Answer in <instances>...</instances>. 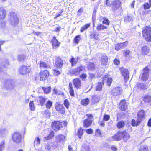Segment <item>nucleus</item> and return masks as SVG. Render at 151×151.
<instances>
[{"mask_svg": "<svg viewBox=\"0 0 151 151\" xmlns=\"http://www.w3.org/2000/svg\"><path fill=\"white\" fill-rule=\"evenodd\" d=\"M129 138V134L126 132H118L110 138V139L111 141H119L122 139L124 141L126 142Z\"/></svg>", "mask_w": 151, "mask_h": 151, "instance_id": "nucleus-1", "label": "nucleus"}, {"mask_svg": "<svg viewBox=\"0 0 151 151\" xmlns=\"http://www.w3.org/2000/svg\"><path fill=\"white\" fill-rule=\"evenodd\" d=\"M143 37L147 41L151 42V27H146L142 31Z\"/></svg>", "mask_w": 151, "mask_h": 151, "instance_id": "nucleus-2", "label": "nucleus"}, {"mask_svg": "<svg viewBox=\"0 0 151 151\" xmlns=\"http://www.w3.org/2000/svg\"><path fill=\"white\" fill-rule=\"evenodd\" d=\"M9 22L13 26L17 25L19 22L18 18L16 13L14 12H11L9 19Z\"/></svg>", "mask_w": 151, "mask_h": 151, "instance_id": "nucleus-3", "label": "nucleus"}, {"mask_svg": "<svg viewBox=\"0 0 151 151\" xmlns=\"http://www.w3.org/2000/svg\"><path fill=\"white\" fill-rule=\"evenodd\" d=\"M66 124L64 121L60 122L59 121H55L51 124L52 128L55 131L59 130L62 127V125H65Z\"/></svg>", "mask_w": 151, "mask_h": 151, "instance_id": "nucleus-4", "label": "nucleus"}, {"mask_svg": "<svg viewBox=\"0 0 151 151\" xmlns=\"http://www.w3.org/2000/svg\"><path fill=\"white\" fill-rule=\"evenodd\" d=\"M83 67L82 66L78 67L75 69H71L69 71V73L71 76L75 75L77 76L79 75L82 71Z\"/></svg>", "mask_w": 151, "mask_h": 151, "instance_id": "nucleus-5", "label": "nucleus"}, {"mask_svg": "<svg viewBox=\"0 0 151 151\" xmlns=\"http://www.w3.org/2000/svg\"><path fill=\"white\" fill-rule=\"evenodd\" d=\"M12 139L14 142L19 143L21 140L22 136L19 133L15 132L12 135Z\"/></svg>", "mask_w": 151, "mask_h": 151, "instance_id": "nucleus-6", "label": "nucleus"}, {"mask_svg": "<svg viewBox=\"0 0 151 151\" xmlns=\"http://www.w3.org/2000/svg\"><path fill=\"white\" fill-rule=\"evenodd\" d=\"M120 70L121 71V74L124 77L125 81H127L129 78V73L128 70L123 67L120 68Z\"/></svg>", "mask_w": 151, "mask_h": 151, "instance_id": "nucleus-7", "label": "nucleus"}, {"mask_svg": "<svg viewBox=\"0 0 151 151\" xmlns=\"http://www.w3.org/2000/svg\"><path fill=\"white\" fill-rule=\"evenodd\" d=\"M121 3L119 0H115L112 2L111 7L112 10L115 11L120 7Z\"/></svg>", "mask_w": 151, "mask_h": 151, "instance_id": "nucleus-8", "label": "nucleus"}, {"mask_svg": "<svg viewBox=\"0 0 151 151\" xmlns=\"http://www.w3.org/2000/svg\"><path fill=\"white\" fill-rule=\"evenodd\" d=\"M29 70V68L27 66L22 65L19 69V73L22 75H24L28 73Z\"/></svg>", "mask_w": 151, "mask_h": 151, "instance_id": "nucleus-9", "label": "nucleus"}, {"mask_svg": "<svg viewBox=\"0 0 151 151\" xmlns=\"http://www.w3.org/2000/svg\"><path fill=\"white\" fill-rule=\"evenodd\" d=\"M49 76V73L47 70L41 71L40 72L39 76H40L41 80H46L47 78Z\"/></svg>", "mask_w": 151, "mask_h": 151, "instance_id": "nucleus-10", "label": "nucleus"}, {"mask_svg": "<svg viewBox=\"0 0 151 151\" xmlns=\"http://www.w3.org/2000/svg\"><path fill=\"white\" fill-rule=\"evenodd\" d=\"M143 73L141 79L143 81H146L149 78V69L147 67H145L143 70Z\"/></svg>", "mask_w": 151, "mask_h": 151, "instance_id": "nucleus-11", "label": "nucleus"}, {"mask_svg": "<svg viewBox=\"0 0 151 151\" xmlns=\"http://www.w3.org/2000/svg\"><path fill=\"white\" fill-rule=\"evenodd\" d=\"M127 41L123 43H119L115 45V49L117 51H119L121 49H123L126 47L128 44Z\"/></svg>", "mask_w": 151, "mask_h": 151, "instance_id": "nucleus-12", "label": "nucleus"}, {"mask_svg": "<svg viewBox=\"0 0 151 151\" xmlns=\"http://www.w3.org/2000/svg\"><path fill=\"white\" fill-rule=\"evenodd\" d=\"M148 88V86L144 84L138 83L136 86L134 87V89L139 91V90H146Z\"/></svg>", "mask_w": 151, "mask_h": 151, "instance_id": "nucleus-13", "label": "nucleus"}, {"mask_svg": "<svg viewBox=\"0 0 151 151\" xmlns=\"http://www.w3.org/2000/svg\"><path fill=\"white\" fill-rule=\"evenodd\" d=\"M55 107L56 110L59 113L62 114L65 113V108L62 104L57 103L56 104Z\"/></svg>", "mask_w": 151, "mask_h": 151, "instance_id": "nucleus-14", "label": "nucleus"}, {"mask_svg": "<svg viewBox=\"0 0 151 151\" xmlns=\"http://www.w3.org/2000/svg\"><path fill=\"white\" fill-rule=\"evenodd\" d=\"M73 83L75 88L78 89L80 88L81 85V82L78 78H76L73 80Z\"/></svg>", "mask_w": 151, "mask_h": 151, "instance_id": "nucleus-15", "label": "nucleus"}, {"mask_svg": "<svg viewBox=\"0 0 151 151\" xmlns=\"http://www.w3.org/2000/svg\"><path fill=\"white\" fill-rule=\"evenodd\" d=\"M8 133V130L5 128L0 129V137L4 138L6 137Z\"/></svg>", "mask_w": 151, "mask_h": 151, "instance_id": "nucleus-16", "label": "nucleus"}, {"mask_svg": "<svg viewBox=\"0 0 151 151\" xmlns=\"http://www.w3.org/2000/svg\"><path fill=\"white\" fill-rule=\"evenodd\" d=\"M53 49H57L60 45V42L56 39L55 37H53L51 40Z\"/></svg>", "mask_w": 151, "mask_h": 151, "instance_id": "nucleus-17", "label": "nucleus"}, {"mask_svg": "<svg viewBox=\"0 0 151 151\" xmlns=\"http://www.w3.org/2000/svg\"><path fill=\"white\" fill-rule=\"evenodd\" d=\"M121 88L119 87L115 88L111 91V93L114 95L117 96L120 95L121 93Z\"/></svg>", "mask_w": 151, "mask_h": 151, "instance_id": "nucleus-18", "label": "nucleus"}, {"mask_svg": "<svg viewBox=\"0 0 151 151\" xmlns=\"http://www.w3.org/2000/svg\"><path fill=\"white\" fill-rule=\"evenodd\" d=\"M102 81L103 83L106 81L107 85L110 86L112 83V79L111 78H108L107 75H105L103 77Z\"/></svg>", "mask_w": 151, "mask_h": 151, "instance_id": "nucleus-19", "label": "nucleus"}, {"mask_svg": "<svg viewBox=\"0 0 151 151\" xmlns=\"http://www.w3.org/2000/svg\"><path fill=\"white\" fill-rule=\"evenodd\" d=\"M5 84L8 86L10 88H13L15 86V83L14 81L12 79H9L6 81Z\"/></svg>", "mask_w": 151, "mask_h": 151, "instance_id": "nucleus-20", "label": "nucleus"}, {"mask_svg": "<svg viewBox=\"0 0 151 151\" xmlns=\"http://www.w3.org/2000/svg\"><path fill=\"white\" fill-rule=\"evenodd\" d=\"M55 64L58 68L61 67L63 65V60L61 58H57L55 60Z\"/></svg>", "mask_w": 151, "mask_h": 151, "instance_id": "nucleus-21", "label": "nucleus"}, {"mask_svg": "<svg viewBox=\"0 0 151 151\" xmlns=\"http://www.w3.org/2000/svg\"><path fill=\"white\" fill-rule=\"evenodd\" d=\"M92 122V120L90 118H87L83 122V126L85 127H87L90 126Z\"/></svg>", "mask_w": 151, "mask_h": 151, "instance_id": "nucleus-22", "label": "nucleus"}, {"mask_svg": "<svg viewBox=\"0 0 151 151\" xmlns=\"http://www.w3.org/2000/svg\"><path fill=\"white\" fill-rule=\"evenodd\" d=\"M119 107L121 110L123 111L127 108L126 102L125 100L121 101L119 104Z\"/></svg>", "mask_w": 151, "mask_h": 151, "instance_id": "nucleus-23", "label": "nucleus"}, {"mask_svg": "<svg viewBox=\"0 0 151 151\" xmlns=\"http://www.w3.org/2000/svg\"><path fill=\"white\" fill-rule=\"evenodd\" d=\"M6 12L3 7L0 8V19H4L6 15Z\"/></svg>", "mask_w": 151, "mask_h": 151, "instance_id": "nucleus-24", "label": "nucleus"}, {"mask_svg": "<svg viewBox=\"0 0 151 151\" xmlns=\"http://www.w3.org/2000/svg\"><path fill=\"white\" fill-rule=\"evenodd\" d=\"M65 136L64 135L59 134L56 137V141L57 142H63L65 139Z\"/></svg>", "mask_w": 151, "mask_h": 151, "instance_id": "nucleus-25", "label": "nucleus"}, {"mask_svg": "<svg viewBox=\"0 0 151 151\" xmlns=\"http://www.w3.org/2000/svg\"><path fill=\"white\" fill-rule=\"evenodd\" d=\"M40 66L41 68H46L50 69V66L47 65L45 62L43 61H41L40 63Z\"/></svg>", "mask_w": 151, "mask_h": 151, "instance_id": "nucleus-26", "label": "nucleus"}, {"mask_svg": "<svg viewBox=\"0 0 151 151\" xmlns=\"http://www.w3.org/2000/svg\"><path fill=\"white\" fill-rule=\"evenodd\" d=\"M150 51L149 48L147 46H144L142 49V52L144 55H147L149 53Z\"/></svg>", "mask_w": 151, "mask_h": 151, "instance_id": "nucleus-27", "label": "nucleus"}, {"mask_svg": "<svg viewBox=\"0 0 151 151\" xmlns=\"http://www.w3.org/2000/svg\"><path fill=\"white\" fill-rule=\"evenodd\" d=\"M138 120H141L145 116L144 112L143 110L140 111L137 113Z\"/></svg>", "mask_w": 151, "mask_h": 151, "instance_id": "nucleus-28", "label": "nucleus"}, {"mask_svg": "<svg viewBox=\"0 0 151 151\" xmlns=\"http://www.w3.org/2000/svg\"><path fill=\"white\" fill-rule=\"evenodd\" d=\"M108 58L107 56H102L101 59V62L102 64L104 65L107 64L108 62Z\"/></svg>", "mask_w": 151, "mask_h": 151, "instance_id": "nucleus-29", "label": "nucleus"}, {"mask_svg": "<svg viewBox=\"0 0 151 151\" xmlns=\"http://www.w3.org/2000/svg\"><path fill=\"white\" fill-rule=\"evenodd\" d=\"M47 100V98L43 96H40L38 98V101L41 106L44 104Z\"/></svg>", "mask_w": 151, "mask_h": 151, "instance_id": "nucleus-30", "label": "nucleus"}, {"mask_svg": "<svg viewBox=\"0 0 151 151\" xmlns=\"http://www.w3.org/2000/svg\"><path fill=\"white\" fill-rule=\"evenodd\" d=\"M78 60V58H74L73 57H72L71 59L70 60V62L72 66H73L77 63Z\"/></svg>", "mask_w": 151, "mask_h": 151, "instance_id": "nucleus-31", "label": "nucleus"}, {"mask_svg": "<svg viewBox=\"0 0 151 151\" xmlns=\"http://www.w3.org/2000/svg\"><path fill=\"white\" fill-rule=\"evenodd\" d=\"M69 92L70 94L72 96H74V90L73 89V85L72 83L71 82H70L69 83Z\"/></svg>", "mask_w": 151, "mask_h": 151, "instance_id": "nucleus-32", "label": "nucleus"}, {"mask_svg": "<svg viewBox=\"0 0 151 151\" xmlns=\"http://www.w3.org/2000/svg\"><path fill=\"white\" fill-rule=\"evenodd\" d=\"M81 151H90L89 145L87 144L83 145Z\"/></svg>", "mask_w": 151, "mask_h": 151, "instance_id": "nucleus-33", "label": "nucleus"}, {"mask_svg": "<svg viewBox=\"0 0 151 151\" xmlns=\"http://www.w3.org/2000/svg\"><path fill=\"white\" fill-rule=\"evenodd\" d=\"M89 99L88 98H86L85 99L82 100L81 101V103L82 105L84 106H87L89 103Z\"/></svg>", "mask_w": 151, "mask_h": 151, "instance_id": "nucleus-34", "label": "nucleus"}, {"mask_svg": "<svg viewBox=\"0 0 151 151\" xmlns=\"http://www.w3.org/2000/svg\"><path fill=\"white\" fill-rule=\"evenodd\" d=\"M54 136V133L53 132H50V134L46 137H45L44 139L46 140H48L51 139Z\"/></svg>", "mask_w": 151, "mask_h": 151, "instance_id": "nucleus-35", "label": "nucleus"}, {"mask_svg": "<svg viewBox=\"0 0 151 151\" xmlns=\"http://www.w3.org/2000/svg\"><path fill=\"white\" fill-rule=\"evenodd\" d=\"M143 99L144 102L146 103L150 102L151 101V97L148 95L145 96Z\"/></svg>", "mask_w": 151, "mask_h": 151, "instance_id": "nucleus-36", "label": "nucleus"}, {"mask_svg": "<svg viewBox=\"0 0 151 151\" xmlns=\"http://www.w3.org/2000/svg\"><path fill=\"white\" fill-rule=\"evenodd\" d=\"M94 67V65L93 63H88L87 68L89 70H93L95 68Z\"/></svg>", "mask_w": 151, "mask_h": 151, "instance_id": "nucleus-37", "label": "nucleus"}, {"mask_svg": "<svg viewBox=\"0 0 151 151\" xmlns=\"http://www.w3.org/2000/svg\"><path fill=\"white\" fill-rule=\"evenodd\" d=\"M141 122V121L138 120V121H136L134 119H133L132 121V124L133 126H135L138 125Z\"/></svg>", "mask_w": 151, "mask_h": 151, "instance_id": "nucleus-38", "label": "nucleus"}, {"mask_svg": "<svg viewBox=\"0 0 151 151\" xmlns=\"http://www.w3.org/2000/svg\"><path fill=\"white\" fill-rule=\"evenodd\" d=\"M5 146V142L2 140L0 143V151H2L4 149Z\"/></svg>", "mask_w": 151, "mask_h": 151, "instance_id": "nucleus-39", "label": "nucleus"}, {"mask_svg": "<svg viewBox=\"0 0 151 151\" xmlns=\"http://www.w3.org/2000/svg\"><path fill=\"white\" fill-rule=\"evenodd\" d=\"M90 25V23H88L85 24L84 26L81 27L80 30L81 32H83L84 30L87 29L88 27H89Z\"/></svg>", "mask_w": 151, "mask_h": 151, "instance_id": "nucleus-40", "label": "nucleus"}, {"mask_svg": "<svg viewBox=\"0 0 151 151\" xmlns=\"http://www.w3.org/2000/svg\"><path fill=\"white\" fill-rule=\"evenodd\" d=\"M30 109L31 111H34L35 109V107L33 101H31L29 103Z\"/></svg>", "mask_w": 151, "mask_h": 151, "instance_id": "nucleus-41", "label": "nucleus"}, {"mask_svg": "<svg viewBox=\"0 0 151 151\" xmlns=\"http://www.w3.org/2000/svg\"><path fill=\"white\" fill-rule=\"evenodd\" d=\"M102 88L101 83H98L96 87V90L98 91H100L101 90Z\"/></svg>", "mask_w": 151, "mask_h": 151, "instance_id": "nucleus-42", "label": "nucleus"}, {"mask_svg": "<svg viewBox=\"0 0 151 151\" xmlns=\"http://www.w3.org/2000/svg\"><path fill=\"white\" fill-rule=\"evenodd\" d=\"M139 151H148L147 147L145 145H141L140 147Z\"/></svg>", "mask_w": 151, "mask_h": 151, "instance_id": "nucleus-43", "label": "nucleus"}, {"mask_svg": "<svg viewBox=\"0 0 151 151\" xmlns=\"http://www.w3.org/2000/svg\"><path fill=\"white\" fill-rule=\"evenodd\" d=\"M132 17L131 16H127L124 18V21L126 23L131 21L132 20Z\"/></svg>", "mask_w": 151, "mask_h": 151, "instance_id": "nucleus-44", "label": "nucleus"}, {"mask_svg": "<svg viewBox=\"0 0 151 151\" xmlns=\"http://www.w3.org/2000/svg\"><path fill=\"white\" fill-rule=\"evenodd\" d=\"M52 103L50 101H48L46 104V106L47 108L49 109L52 106Z\"/></svg>", "mask_w": 151, "mask_h": 151, "instance_id": "nucleus-45", "label": "nucleus"}, {"mask_svg": "<svg viewBox=\"0 0 151 151\" xmlns=\"http://www.w3.org/2000/svg\"><path fill=\"white\" fill-rule=\"evenodd\" d=\"M124 125V121H121L118 122L117 124V127L118 128H121L123 127Z\"/></svg>", "mask_w": 151, "mask_h": 151, "instance_id": "nucleus-46", "label": "nucleus"}, {"mask_svg": "<svg viewBox=\"0 0 151 151\" xmlns=\"http://www.w3.org/2000/svg\"><path fill=\"white\" fill-rule=\"evenodd\" d=\"M96 28L98 30H101L106 29V27L102 24H100L97 26Z\"/></svg>", "mask_w": 151, "mask_h": 151, "instance_id": "nucleus-47", "label": "nucleus"}, {"mask_svg": "<svg viewBox=\"0 0 151 151\" xmlns=\"http://www.w3.org/2000/svg\"><path fill=\"white\" fill-rule=\"evenodd\" d=\"M64 104L66 108L68 109L69 106V103L67 99H65L64 101Z\"/></svg>", "mask_w": 151, "mask_h": 151, "instance_id": "nucleus-48", "label": "nucleus"}, {"mask_svg": "<svg viewBox=\"0 0 151 151\" xmlns=\"http://www.w3.org/2000/svg\"><path fill=\"white\" fill-rule=\"evenodd\" d=\"M34 145H38L40 144V139L38 137H37L34 142Z\"/></svg>", "mask_w": 151, "mask_h": 151, "instance_id": "nucleus-49", "label": "nucleus"}, {"mask_svg": "<svg viewBox=\"0 0 151 151\" xmlns=\"http://www.w3.org/2000/svg\"><path fill=\"white\" fill-rule=\"evenodd\" d=\"M83 130L81 129H80L78 130V137L80 139H81L82 135L83 134Z\"/></svg>", "mask_w": 151, "mask_h": 151, "instance_id": "nucleus-50", "label": "nucleus"}, {"mask_svg": "<svg viewBox=\"0 0 151 151\" xmlns=\"http://www.w3.org/2000/svg\"><path fill=\"white\" fill-rule=\"evenodd\" d=\"M24 55H18L17 59L19 61H22L24 60Z\"/></svg>", "mask_w": 151, "mask_h": 151, "instance_id": "nucleus-51", "label": "nucleus"}, {"mask_svg": "<svg viewBox=\"0 0 151 151\" xmlns=\"http://www.w3.org/2000/svg\"><path fill=\"white\" fill-rule=\"evenodd\" d=\"M91 39L94 38L96 40L98 39V35L95 33H93L91 36Z\"/></svg>", "mask_w": 151, "mask_h": 151, "instance_id": "nucleus-52", "label": "nucleus"}, {"mask_svg": "<svg viewBox=\"0 0 151 151\" xmlns=\"http://www.w3.org/2000/svg\"><path fill=\"white\" fill-rule=\"evenodd\" d=\"M103 22L104 24L107 25H109V21L107 19H106L104 17H103Z\"/></svg>", "mask_w": 151, "mask_h": 151, "instance_id": "nucleus-53", "label": "nucleus"}, {"mask_svg": "<svg viewBox=\"0 0 151 151\" xmlns=\"http://www.w3.org/2000/svg\"><path fill=\"white\" fill-rule=\"evenodd\" d=\"M43 90L44 93L46 94H47L49 93L50 90V88L49 87L48 88H43Z\"/></svg>", "mask_w": 151, "mask_h": 151, "instance_id": "nucleus-54", "label": "nucleus"}, {"mask_svg": "<svg viewBox=\"0 0 151 151\" xmlns=\"http://www.w3.org/2000/svg\"><path fill=\"white\" fill-rule=\"evenodd\" d=\"M80 40V37L79 35L77 36L74 39V41L75 43L77 44Z\"/></svg>", "mask_w": 151, "mask_h": 151, "instance_id": "nucleus-55", "label": "nucleus"}, {"mask_svg": "<svg viewBox=\"0 0 151 151\" xmlns=\"http://www.w3.org/2000/svg\"><path fill=\"white\" fill-rule=\"evenodd\" d=\"M110 116L109 115L105 114L103 116V120L104 121H107L109 119Z\"/></svg>", "mask_w": 151, "mask_h": 151, "instance_id": "nucleus-56", "label": "nucleus"}, {"mask_svg": "<svg viewBox=\"0 0 151 151\" xmlns=\"http://www.w3.org/2000/svg\"><path fill=\"white\" fill-rule=\"evenodd\" d=\"M83 11V8L79 9L77 12V15L78 16H80Z\"/></svg>", "mask_w": 151, "mask_h": 151, "instance_id": "nucleus-57", "label": "nucleus"}, {"mask_svg": "<svg viewBox=\"0 0 151 151\" xmlns=\"http://www.w3.org/2000/svg\"><path fill=\"white\" fill-rule=\"evenodd\" d=\"M93 99L95 101L96 103H97L99 102V98L97 96H95L93 97Z\"/></svg>", "mask_w": 151, "mask_h": 151, "instance_id": "nucleus-58", "label": "nucleus"}, {"mask_svg": "<svg viewBox=\"0 0 151 151\" xmlns=\"http://www.w3.org/2000/svg\"><path fill=\"white\" fill-rule=\"evenodd\" d=\"M104 4L108 6H111L112 2L110 3V1L108 0H106L104 3Z\"/></svg>", "mask_w": 151, "mask_h": 151, "instance_id": "nucleus-59", "label": "nucleus"}, {"mask_svg": "<svg viewBox=\"0 0 151 151\" xmlns=\"http://www.w3.org/2000/svg\"><path fill=\"white\" fill-rule=\"evenodd\" d=\"M150 7V5L148 3H145L144 4V8L145 9H148Z\"/></svg>", "mask_w": 151, "mask_h": 151, "instance_id": "nucleus-60", "label": "nucleus"}, {"mask_svg": "<svg viewBox=\"0 0 151 151\" xmlns=\"http://www.w3.org/2000/svg\"><path fill=\"white\" fill-rule=\"evenodd\" d=\"M53 93L57 94H60V91L54 88L53 90Z\"/></svg>", "mask_w": 151, "mask_h": 151, "instance_id": "nucleus-61", "label": "nucleus"}, {"mask_svg": "<svg viewBox=\"0 0 151 151\" xmlns=\"http://www.w3.org/2000/svg\"><path fill=\"white\" fill-rule=\"evenodd\" d=\"M51 146L49 144H47L45 146V149L48 151L50 150L51 149Z\"/></svg>", "mask_w": 151, "mask_h": 151, "instance_id": "nucleus-62", "label": "nucleus"}, {"mask_svg": "<svg viewBox=\"0 0 151 151\" xmlns=\"http://www.w3.org/2000/svg\"><path fill=\"white\" fill-rule=\"evenodd\" d=\"M87 76V75L86 74H82L81 75L80 77L82 80H84Z\"/></svg>", "mask_w": 151, "mask_h": 151, "instance_id": "nucleus-63", "label": "nucleus"}, {"mask_svg": "<svg viewBox=\"0 0 151 151\" xmlns=\"http://www.w3.org/2000/svg\"><path fill=\"white\" fill-rule=\"evenodd\" d=\"M54 74L56 75H58L60 73V71L57 69H54Z\"/></svg>", "mask_w": 151, "mask_h": 151, "instance_id": "nucleus-64", "label": "nucleus"}]
</instances>
